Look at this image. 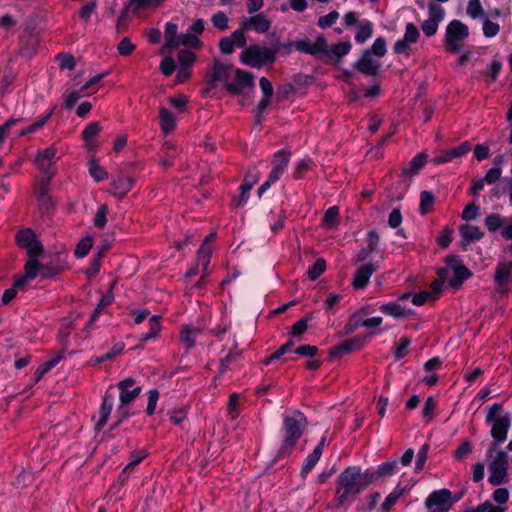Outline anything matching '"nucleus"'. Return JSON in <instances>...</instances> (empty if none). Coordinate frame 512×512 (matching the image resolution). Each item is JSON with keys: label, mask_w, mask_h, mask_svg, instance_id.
I'll return each instance as SVG.
<instances>
[{"label": "nucleus", "mask_w": 512, "mask_h": 512, "mask_svg": "<svg viewBox=\"0 0 512 512\" xmlns=\"http://www.w3.org/2000/svg\"><path fill=\"white\" fill-rule=\"evenodd\" d=\"M134 186V180L124 174H120L111 184V194L122 199Z\"/></svg>", "instance_id": "nucleus-20"}, {"label": "nucleus", "mask_w": 512, "mask_h": 512, "mask_svg": "<svg viewBox=\"0 0 512 512\" xmlns=\"http://www.w3.org/2000/svg\"><path fill=\"white\" fill-rule=\"evenodd\" d=\"M178 26L177 24L173 22H167L165 25V40H166V47L170 49H176L178 48V39L179 35H177Z\"/></svg>", "instance_id": "nucleus-31"}, {"label": "nucleus", "mask_w": 512, "mask_h": 512, "mask_svg": "<svg viewBox=\"0 0 512 512\" xmlns=\"http://www.w3.org/2000/svg\"><path fill=\"white\" fill-rule=\"evenodd\" d=\"M39 267L40 265L36 260H29L25 265V277L28 280H33L38 275Z\"/></svg>", "instance_id": "nucleus-64"}, {"label": "nucleus", "mask_w": 512, "mask_h": 512, "mask_svg": "<svg viewBox=\"0 0 512 512\" xmlns=\"http://www.w3.org/2000/svg\"><path fill=\"white\" fill-rule=\"evenodd\" d=\"M306 425V417L300 411H292L284 415L282 425V444L277 454V458H281L294 450L298 440L303 435Z\"/></svg>", "instance_id": "nucleus-3"}, {"label": "nucleus", "mask_w": 512, "mask_h": 512, "mask_svg": "<svg viewBox=\"0 0 512 512\" xmlns=\"http://www.w3.org/2000/svg\"><path fill=\"white\" fill-rule=\"evenodd\" d=\"M435 197L429 191H422L420 194L419 212L422 215H426L431 211V207L434 204Z\"/></svg>", "instance_id": "nucleus-38"}, {"label": "nucleus", "mask_w": 512, "mask_h": 512, "mask_svg": "<svg viewBox=\"0 0 512 512\" xmlns=\"http://www.w3.org/2000/svg\"><path fill=\"white\" fill-rule=\"evenodd\" d=\"M363 346V341L359 337H354L352 339L346 340L341 344L337 345L332 351L331 354L334 356H342L351 351L359 350Z\"/></svg>", "instance_id": "nucleus-24"}, {"label": "nucleus", "mask_w": 512, "mask_h": 512, "mask_svg": "<svg viewBox=\"0 0 512 512\" xmlns=\"http://www.w3.org/2000/svg\"><path fill=\"white\" fill-rule=\"evenodd\" d=\"M426 155L417 154L409 163L408 167L404 169L405 174L413 175L416 174L425 164Z\"/></svg>", "instance_id": "nucleus-41"}, {"label": "nucleus", "mask_w": 512, "mask_h": 512, "mask_svg": "<svg viewBox=\"0 0 512 512\" xmlns=\"http://www.w3.org/2000/svg\"><path fill=\"white\" fill-rule=\"evenodd\" d=\"M512 272V262H499L496 266L494 281L500 292L507 291Z\"/></svg>", "instance_id": "nucleus-19"}, {"label": "nucleus", "mask_w": 512, "mask_h": 512, "mask_svg": "<svg viewBox=\"0 0 512 512\" xmlns=\"http://www.w3.org/2000/svg\"><path fill=\"white\" fill-rule=\"evenodd\" d=\"M240 355L241 354L239 352H233L230 350L229 353L220 361L219 375H223L229 369L230 365L237 361Z\"/></svg>", "instance_id": "nucleus-48"}, {"label": "nucleus", "mask_w": 512, "mask_h": 512, "mask_svg": "<svg viewBox=\"0 0 512 512\" xmlns=\"http://www.w3.org/2000/svg\"><path fill=\"white\" fill-rule=\"evenodd\" d=\"M294 343L292 340H289L287 343L283 344L282 346L279 347V349H277L273 354H271L269 357H267L265 360H264V364L265 365H269L270 363H272L274 360H277L279 359L281 356H283L284 354H286L288 351L291 350V348L293 347Z\"/></svg>", "instance_id": "nucleus-50"}, {"label": "nucleus", "mask_w": 512, "mask_h": 512, "mask_svg": "<svg viewBox=\"0 0 512 512\" xmlns=\"http://www.w3.org/2000/svg\"><path fill=\"white\" fill-rule=\"evenodd\" d=\"M16 241L19 247L27 250L31 258H35L42 253L43 247L31 229L19 231L16 235Z\"/></svg>", "instance_id": "nucleus-13"}, {"label": "nucleus", "mask_w": 512, "mask_h": 512, "mask_svg": "<svg viewBox=\"0 0 512 512\" xmlns=\"http://www.w3.org/2000/svg\"><path fill=\"white\" fill-rule=\"evenodd\" d=\"M339 18V13L337 11H331L327 15L321 16L318 19V26L322 29H326L331 27Z\"/></svg>", "instance_id": "nucleus-56"}, {"label": "nucleus", "mask_w": 512, "mask_h": 512, "mask_svg": "<svg viewBox=\"0 0 512 512\" xmlns=\"http://www.w3.org/2000/svg\"><path fill=\"white\" fill-rule=\"evenodd\" d=\"M469 36V29L460 20H452L446 27L444 47L449 53H459L462 43Z\"/></svg>", "instance_id": "nucleus-7"}, {"label": "nucleus", "mask_w": 512, "mask_h": 512, "mask_svg": "<svg viewBox=\"0 0 512 512\" xmlns=\"http://www.w3.org/2000/svg\"><path fill=\"white\" fill-rule=\"evenodd\" d=\"M114 406V395L110 391H106L102 404L99 411V420L96 424V429L98 431L102 430L104 426L106 425L108 418L112 412Z\"/></svg>", "instance_id": "nucleus-21"}, {"label": "nucleus", "mask_w": 512, "mask_h": 512, "mask_svg": "<svg viewBox=\"0 0 512 512\" xmlns=\"http://www.w3.org/2000/svg\"><path fill=\"white\" fill-rule=\"evenodd\" d=\"M321 456L322 455L319 454V449H314L311 453H309L304 461L301 473L306 475L311 472L317 462L320 460Z\"/></svg>", "instance_id": "nucleus-40"}, {"label": "nucleus", "mask_w": 512, "mask_h": 512, "mask_svg": "<svg viewBox=\"0 0 512 512\" xmlns=\"http://www.w3.org/2000/svg\"><path fill=\"white\" fill-rule=\"evenodd\" d=\"M506 222L507 218L496 213L490 214L484 219V224L491 233L497 232Z\"/></svg>", "instance_id": "nucleus-33"}, {"label": "nucleus", "mask_w": 512, "mask_h": 512, "mask_svg": "<svg viewBox=\"0 0 512 512\" xmlns=\"http://www.w3.org/2000/svg\"><path fill=\"white\" fill-rule=\"evenodd\" d=\"M117 388L119 390L120 403L116 410V417L118 418V420L114 424V427L120 425L130 416L128 405L134 402L142 391L141 386L136 385L135 380L131 377H127L121 380L117 384Z\"/></svg>", "instance_id": "nucleus-6"}, {"label": "nucleus", "mask_w": 512, "mask_h": 512, "mask_svg": "<svg viewBox=\"0 0 512 512\" xmlns=\"http://www.w3.org/2000/svg\"><path fill=\"white\" fill-rule=\"evenodd\" d=\"M89 174L96 182H101L108 177L105 169L97 164L94 160L90 161L89 163Z\"/></svg>", "instance_id": "nucleus-44"}, {"label": "nucleus", "mask_w": 512, "mask_h": 512, "mask_svg": "<svg viewBox=\"0 0 512 512\" xmlns=\"http://www.w3.org/2000/svg\"><path fill=\"white\" fill-rule=\"evenodd\" d=\"M200 334V330L198 328L193 327L192 325H183L180 330V342L187 348L191 349L195 346L196 339Z\"/></svg>", "instance_id": "nucleus-25"}, {"label": "nucleus", "mask_w": 512, "mask_h": 512, "mask_svg": "<svg viewBox=\"0 0 512 512\" xmlns=\"http://www.w3.org/2000/svg\"><path fill=\"white\" fill-rule=\"evenodd\" d=\"M245 29L240 27L233 31L228 37L230 38L232 45L234 48H245L246 46V37H245Z\"/></svg>", "instance_id": "nucleus-47"}, {"label": "nucleus", "mask_w": 512, "mask_h": 512, "mask_svg": "<svg viewBox=\"0 0 512 512\" xmlns=\"http://www.w3.org/2000/svg\"><path fill=\"white\" fill-rule=\"evenodd\" d=\"M159 400V392L156 389H152L148 392V403L146 408V413L148 415H153L156 410L157 402Z\"/></svg>", "instance_id": "nucleus-60"}, {"label": "nucleus", "mask_w": 512, "mask_h": 512, "mask_svg": "<svg viewBox=\"0 0 512 512\" xmlns=\"http://www.w3.org/2000/svg\"><path fill=\"white\" fill-rule=\"evenodd\" d=\"M57 150L54 146H50L39 151L36 157V164L39 169H51L52 164L56 160Z\"/></svg>", "instance_id": "nucleus-23"}, {"label": "nucleus", "mask_w": 512, "mask_h": 512, "mask_svg": "<svg viewBox=\"0 0 512 512\" xmlns=\"http://www.w3.org/2000/svg\"><path fill=\"white\" fill-rule=\"evenodd\" d=\"M161 129L165 134L170 133L176 127V119L174 115L165 107H161L159 111Z\"/></svg>", "instance_id": "nucleus-29"}, {"label": "nucleus", "mask_w": 512, "mask_h": 512, "mask_svg": "<svg viewBox=\"0 0 512 512\" xmlns=\"http://www.w3.org/2000/svg\"><path fill=\"white\" fill-rule=\"evenodd\" d=\"M339 213V208L337 206L328 208L322 219V225L326 229H335L339 222Z\"/></svg>", "instance_id": "nucleus-32"}, {"label": "nucleus", "mask_w": 512, "mask_h": 512, "mask_svg": "<svg viewBox=\"0 0 512 512\" xmlns=\"http://www.w3.org/2000/svg\"><path fill=\"white\" fill-rule=\"evenodd\" d=\"M377 267L373 263H366L358 267L355 271L352 286L354 289H364L372 274L376 271Z\"/></svg>", "instance_id": "nucleus-17"}, {"label": "nucleus", "mask_w": 512, "mask_h": 512, "mask_svg": "<svg viewBox=\"0 0 512 512\" xmlns=\"http://www.w3.org/2000/svg\"><path fill=\"white\" fill-rule=\"evenodd\" d=\"M85 95V91L79 90L71 91L65 95V107L71 109L74 107L76 102Z\"/></svg>", "instance_id": "nucleus-61"}, {"label": "nucleus", "mask_w": 512, "mask_h": 512, "mask_svg": "<svg viewBox=\"0 0 512 512\" xmlns=\"http://www.w3.org/2000/svg\"><path fill=\"white\" fill-rule=\"evenodd\" d=\"M60 362V357H55L42 363L34 372V381L38 382L48 371Z\"/></svg>", "instance_id": "nucleus-39"}, {"label": "nucleus", "mask_w": 512, "mask_h": 512, "mask_svg": "<svg viewBox=\"0 0 512 512\" xmlns=\"http://www.w3.org/2000/svg\"><path fill=\"white\" fill-rule=\"evenodd\" d=\"M51 116H52V111L48 112L41 119H39L38 121L29 125L27 128L23 129L19 135L24 136L26 134L36 132L38 129L42 128L48 122V120L51 118Z\"/></svg>", "instance_id": "nucleus-52"}, {"label": "nucleus", "mask_w": 512, "mask_h": 512, "mask_svg": "<svg viewBox=\"0 0 512 512\" xmlns=\"http://www.w3.org/2000/svg\"><path fill=\"white\" fill-rule=\"evenodd\" d=\"M471 151V145L468 141L462 142L459 146L453 147L441 155H438L433 158V162L435 164H443L447 162H451L456 158H460L464 155H466L468 152Z\"/></svg>", "instance_id": "nucleus-18"}, {"label": "nucleus", "mask_w": 512, "mask_h": 512, "mask_svg": "<svg viewBox=\"0 0 512 512\" xmlns=\"http://www.w3.org/2000/svg\"><path fill=\"white\" fill-rule=\"evenodd\" d=\"M240 24L246 31L252 30L260 34L267 32L271 27V21L264 13L246 17Z\"/></svg>", "instance_id": "nucleus-15"}, {"label": "nucleus", "mask_w": 512, "mask_h": 512, "mask_svg": "<svg viewBox=\"0 0 512 512\" xmlns=\"http://www.w3.org/2000/svg\"><path fill=\"white\" fill-rule=\"evenodd\" d=\"M482 22V30L485 37L493 38L499 33L500 26L498 23L491 21L487 16L484 19H482Z\"/></svg>", "instance_id": "nucleus-45"}, {"label": "nucleus", "mask_w": 512, "mask_h": 512, "mask_svg": "<svg viewBox=\"0 0 512 512\" xmlns=\"http://www.w3.org/2000/svg\"><path fill=\"white\" fill-rule=\"evenodd\" d=\"M294 47L297 51L313 56H320L328 54V43L324 36L318 35L316 41L310 39L297 40L294 43Z\"/></svg>", "instance_id": "nucleus-12"}, {"label": "nucleus", "mask_w": 512, "mask_h": 512, "mask_svg": "<svg viewBox=\"0 0 512 512\" xmlns=\"http://www.w3.org/2000/svg\"><path fill=\"white\" fill-rule=\"evenodd\" d=\"M460 234L462 237V246L469 245L472 242L479 241L483 237V233L479 227L474 225H463L460 228Z\"/></svg>", "instance_id": "nucleus-26"}, {"label": "nucleus", "mask_w": 512, "mask_h": 512, "mask_svg": "<svg viewBox=\"0 0 512 512\" xmlns=\"http://www.w3.org/2000/svg\"><path fill=\"white\" fill-rule=\"evenodd\" d=\"M452 494L448 489L433 491L425 501L426 507L432 512H446L451 506Z\"/></svg>", "instance_id": "nucleus-11"}, {"label": "nucleus", "mask_w": 512, "mask_h": 512, "mask_svg": "<svg viewBox=\"0 0 512 512\" xmlns=\"http://www.w3.org/2000/svg\"><path fill=\"white\" fill-rule=\"evenodd\" d=\"M221 84L230 94L241 95L254 88V76L241 69H233L220 61H215L208 74V83L204 93L214 94V89Z\"/></svg>", "instance_id": "nucleus-2"}, {"label": "nucleus", "mask_w": 512, "mask_h": 512, "mask_svg": "<svg viewBox=\"0 0 512 512\" xmlns=\"http://www.w3.org/2000/svg\"><path fill=\"white\" fill-rule=\"evenodd\" d=\"M378 58L371 55V50H365L361 58L354 64V68L367 76H375L380 70Z\"/></svg>", "instance_id": "nucleus-16"}, {"label": "nucleus", "mask_w": 512, "mask_h": 512, "mask_svg": "<svg viewBox=\"0 0 512 512\" xmlns=\"http://www.w3.org/2000/svg\"><path fill=\"white\" fill-rule=\"evenodd\" d=\"M124 347H125V345L123 342L115 343L109 352L105 353L104 355H102L101 357H98L96 359V363L97 364L103 363L104 361L110 360L113 357H115L116 355L121 354L122 351L124 350Z\"/></svg>", "instance_id": "nucleus-54"}, {"label": "nucleus", "mask_w": 512, "mask_h": 512, "mask_svg": "<svg viewBox=\"0 0 512 512\" xmlns=\"http://www.w3.org/2000/svg\"><path fill=\"white\" fill-rule=\"evenodd\" d=\"M326 269V262L323 258H318L312 266L309 267L307 275L310 280H316Z\"/></svg>", "instance_id": "nucleus-42"}, {"label": "nucleus", "mask_w": 512, "mask_h": 512, "mask_svg": "<svg viewBox=\"0 0 512 512\" xmlns=\"http://www.w3.org/2000/svg\"><path fill=\"white\" fill-rule=\"evenodd\" d=\"M373 34V24L369 20H361L358 23L357 33L355 35V41L359 44H363L369 38L372 37Z\"/></svg>", "instance_id": "nucleus-30"}, {"label": "nucleus", "mask_w": 512, "mask_h": 512, "mask_svg": "<svg viewBox=\"0 0 512 512\" xmlns=\"http://www.w3.org/2000/svg\"><path fill=\"white\" fill-rule=\"evenodd\" d=\"M313 162L309 157L301 159L295 166L294 178L301 179L312 168Z\"/></svg>", "instance_id": "nucleus-46"}, {"label": "nucleus", "mask_w": 512, "mask_h": 512, "mask_svg": "<svg viewBox=\"0 0 512 512\" xmlns=\"http://www.w3.org/2000/svg\"><path fill=\"white\" fill-rule=\"evenodd\" d=\"M438 280L432 284L434 291L439 292L442 284L448 280V283L454 289H458L462 283L471 276L467 267L461 264L460 259L451 257L446 260L443 267L437 269Z\"/></svg>", "instance_id": "nucleus-4"}, {"label": "nucleus", "mask_w": 512, "mask_h": 512, "mask_svg": "<svg viewBox=\"0 0 512 512\" xmlns=\"http://www.w3.org/2000/svg\"><path fill=\"white\" fill-rule=\"evenodd\" d=\"M211 22L213 26L219 30H226L229 27V19L227 15L222 11H218L213 14L211 17Z\"/></svg>", "instance_id": "nucleus-51"}, {"label": "nucleus", "mask_w": 512, "mask_h": 512, "mask_svg": "<svg viewBox=\"0 0 512 512\" xmlns=\"http://www.w3.org/2000/svg\"><path fill=\"white\" fill-rule=\"evenodd\" d=\"M195 54L190 50H181L177 55L178 62L181 66L190 67L195 61Z\"/></svg>", "instance_id": "nucleus-59"}, {"label": "nucleus", "mask_w": 512, "mask_h": 512, "mask_svg": "<svg viewBox=\"0 0 512 512\" xmlns=\"http://www.w3.org/2000/svg\"><path fill=\"white\" fill-rule=\"evenodd\" d=\"M406 487H402L401 482L395 487L393 492H391L384 500V502L381 505V510L388 511L392 506L395 505V503L398 501V499L403 495Z\"/></svg>", "instance_id": "nucleus-35"}, {"label": "nucleus", "mask_w": 512, "mask_h": 512, "mask_svg": "<svg viewBox=\"0 0 512 512\" xmlns=\"http://www.w3.org/2000/svg\"><path fill=\"white\" fill-rule=\"evenodd\" d=\"M291 153L287 150L277 151L271 160L272 170L269 173L267 180L259 187L258 196L261 197L273 184H275L284 174L289 161Z\"/></svg>", "instance_id": "nucleus-9"}, {"label": "nucleus", "mask_w": 512, "mask_h": 512, "mask_svg": "<svg viewBox=\"0 0 512 512\" xmlns=\"http://www.w3.org/2000/svg\"><path fill=\"white\" fill-rule=\"evenodd\" d=\"M93 246V239L90 236L82 238L76 246L75 255L78 258L85 257Z\"/></svg>", "instance_id": "nucleus-43"}, {"label": "nucleus", "mask_w": 512, "mask_h": 512, "mask_svg": "<svg viewBox=\"0 0 512 512\" xmlns=\"http://www.w3.org/2000/svg\"><path fill=\"white\" fill-rule=\"evenodd\" d=\"M371 55H375L378 59L383 57L386 54V41L382 37H378L374 43L372 44L371 48Z\"/></svg>", "instance_id": "nucleus-57"}, {"label": "nucleus", "mask_w": 512, "mask_h": 512, "mask_svg": "<svg viewBox=\"0 0 512 512\" xmlns=\"http://www.w3.org/2000/svg\"><path fill=\"white\" fill-rule=\"evenodd\" d=\"M380 311L384 313L385 315H389L395 318H400L405 316V310L404 308L396 303V302H389L387 304H383L380 307Z\"/></svg>", "instance_id": "nucleus-37"}, {"label": "nucleus", "mask_w": 512, "mask_h": 512, "mask_svg": "<svg viewBox=\"0 0 512 512\" xmlns=\"http://www.w3.org/2000/svg\"><path fill=\"white\" fill-rule=\"evenodd\" d=\"M117 49L120 55L128 56L135 50V45L128 37H125L120 41Z\"/></svg>", "instance_id": "nucleus-63"}, {"label": "nucleus", "mask_w": 512, "mask_h": 512, "mask_svg": "<svg viewBox=\"0 0 512 512\" xmlns=\"http://www.w3.org/2000/svg\"><path fill=\"white\" fill-rule=\"evenodd\" d=\"M145 457L146 454L144 452H133L130 455L128 464L123 469L121 476L134 469Z\"/></svg>", "instance_id": "nucleus-58"}, {"label": "nucleus", "mask_w": 512, "mask_h": 512, "mask_svg": "<svg viewBox=\"0 0 512 512\" xmlns=\"http://www.w3.org/2000/svg\"><path fill=\"white\" fill-rule=\"evenodd\" d=\"M101 130V126L98 122H92L85 127L82 132L84 141L89 145L90 140L96 136Z\"/></svg>", "instance_id": "nucleus-55"}, {"label": "nucleus", "mask_w": 512, "mask_h": 512, "mask_svg": "<svg viewBox=\"0 0 512 512\" xmlns=\"http://www.w3.org/2000/svg\"><path fill=\"white\" fill-rule=\"evenodd\" d=\"M212 255V249L209 245L202 244L197 252L196 257V266L202 272V278H205L208 275V266L210 263V258Z\"/></svg>", "instance_id": "nucleus-22"}, {"label": "nucleus", "mask_w": 512, "mask_h": 512, "mask_svg": "<svg viewBox=\"0 0 512 512\" xmlns=\"http://www.w3.org/2000/svg\"><path fill=\"white\" fill-rule=\"evenodd\" d=\"M159 320H160V316H158V315H153L149 319V331L145 334H142L139 339L141 345L148 343L149 341L155 339L158 336V334L161 330V325H160Z\"/></svg>", "instance_id": "nucleus-28"}, {"label": "nucleus", "mask_w": 512, "mask_h": 512, "mask_svg": "<svg viewBox=\"0 0 512 512\" xmlns=\"http://www.w3.org/2000/svg\"><path fill=\"white\" fill-rule=\"evenodd\" d=\"M107 213H108V207L107 205L103 204L101 205L93 219L94 226L97 228L102 229L106 223H107Z\"/></svg>", "instance_id": "nucleus-53"}, {"label": "nucleus", "mask_w": 512, "mask_h": 512, "mask_svg": "<svg viewBox=\"0 0 512 512\" xmlns=\"http://www.w3.org/2000/svg\"><path fill=\"white\" fill-rule=\"evenodd\" d=\"M275 59L276 56L274 51L259 45L246 47L240 54L241 62L254 68H260L263 65L272 64Z\"/></svg>", "instance_id": "nucleus-8"}, {"label": "nucleus", "mask_w": 512, "mask_h": 512, "mask_svg": "<svg viewBox=\"0 0 512 512\" xmlns=\"http://www.w3.org/2000/svg\"><path fill=\"white\" fill-rule=\"evenodd\" d=\"M374 483L372 469L362 470L360 466H348L337 477L335 497L331 509L347 511L356 498Z\"/></svg>", "instance_id": "nucleus-1"}, {"label": "nucleus", "mask_w": 512, "mask_h": 512, "mask_svg": "<svg viewBox=\"0 0 512 512\" xmlns=\"http://www.w3.org/2000/svg\"><path fill=\"white\" fill-rule=\"evenodd\" d=\"M419 30L413 23H408L405 27V33L403 39L412 43H415L419 38Z\"/></svg>", "instance_id": "nucleus-62"}, {"label": "nucleus", "mask_w": 512, "mask_h": 512, "mask_svg": "<svg viewBox=\"0 0 512 512\" xmlns=\"http://www.w3.org/2000/svg\"><path fill=\"white\" fill-rule=\"evenodd\" d=\"M489 482L498 486L506 482L508 461L507 453L503 450L497 451L495 457L488 466Z\"/></svg>", "instance_id": "nucleus-10"}, {"label": "nucleus", "mask_w": 512, "mask_h": 512, "mask_svg": "<svg viewBox=\"0 0 512 512\" xmlns=\"http://www.w3.org/2000/svg\"><path fill=\"white\" fill-rule=\"evenodd\" d=\"M466 13L472 19L482 20L487 16L480 0H469Z\"/></svg>", "instance_id": "nucleus-34"}, {"label": "nucleus", "mask_w": 512, "mask_h": 512, "mask_svg": "<svg viewBox=\"0 0 512 512\" xmlns=\"http://www.w3.org/2000/svg\"><path fill=\"white\" fill-rule=\"evenodd\" d=\"M177 43H178V47L180 45H183V46H187V47L197 48L200 45V41L197 38V36L192 34L189 31L185 34L179 35V39H178Z\"/></svg>", "instance_id": "nucleus-49"}, {"label": "nucleus", "mask_w": 512, "mask_h": 512, "mask_svg": "<svg viewBox=\"0 0 512 512\" xmlns=\"http://www.w3.org/2000/svg\"><path fill=\"white\" fill-rule=\"evenodd\" d=\"M486 423L491 425V436L495 441V445L506 441L510 428V415L504 412L502 404L495 403L488 407L486 414Z\"/></svg>", "instance_id": "nucleus-5"}, {"label": "nucleus", "mask_w": 512, "mask_h": 512, "mask_svg": "<svg viewBox=\"0 0 512 512\" xmlns=\"http://www.w3.org/2000/svg\"><path fill=\"white\" fill-rule=\"evenodd\" d=\"M398 471V461L392 460L387 461L382 464H380L376 470L372 469V474L374 476V482L379 478H387L394 474H396Z\"/></svg>", "instance_id": "nucleus-27"}, {"label": "nucleus", "mask_w": 512, "mask_h": 512, "mask_svg": "<svg viewBox=\"0 0 512 512\" xmlns=\"http://www.w3.org/2000/svg\"><path fill=\"white\" fill-rule=\"evenodd\" d=\"M352 48L350 41H341L335 45H333L330 49H328V54H324L325 56L341 58L347 55Z\"/></svg>", "instance_id": "nucleus-36"}, {"label": "nucleus", "mask_w": 512, "mask_h": 512, "mask_svg": "<svg viewBox=\"0 0 512 512\" xmlns=\"http://www.w3.org/2000/svg\"><path fill=\"white\" fill-rule=\"evenodd\" d=\"M445 16V10L436 4H429L428 6V18L422 23L421 29L427 37L433 36L437 30L439 24L443 21Z\"/></svg>", "instance_id": "nucleus-14"}]
</instances>
